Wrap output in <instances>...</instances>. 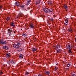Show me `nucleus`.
I'll use <instances>...</instances> for the list:
<instances>
[{
    "instance_id": "obj_1",
    "label": "nucleus",
    "mask_w": 76,
    "mask_h": 76,
    "mask_svg": "<svg viewBox=\"0 0 76 76\" xmlns=\"http://www.w3.org/2000/svg\"><path fill=\"white\" fill-rule=\"evenodd\" d=\"M43 10L44 12H45L46 13H51V12H52L53 9L52 8H50L49 9L48 8L45 7L43 9Z\"/></svg>"
},
{
    "instance_id": "obj_2",
    "label": "nucleus",
    "mask_w": 76,
    "mask_h": 76,
    "mask_svg": "<svg viewBox=\"0 0 76 76\" xmlns=\"http://www.w3.org/2000/svg\"><path fill=\"white\" fill-rule=\"evenodd\" d=\"M21 43L19 42L17 44H14L13 45V47L15 49H18L20 47Z\"/></svg>"
},
{
    "instance_id": "obj_3",
    "label": "nucleus",
    "mask_w": 76,
    "mask_h": 76,
    "mask_svg": "<svg viewBox=\"0 0 76 76\" xmlns=\"http://www.w3.org/2000/svg\"><path fill=\"white\" fill-rule=\"evenodd\" d=\"M6 44H7V42L4 41L3 39H1L0 40V45H4Z\"/></svg>"
},
{
    "instance_id": "obj_4",
    "label": "nucleus",
    "mask_w": 76,
    "mask_h": 76,
    "mask_svg": "<svg viewBox=\"0 0 76 76\" xmlns=\"http://www.w3.org/2000/svg\"><path fill=\"white\" fill-rule=\"evenodd\" d=\"M66 48L68 50H70V49H72V48H73V46H72V45L69 44H68L66 45Z\"/></svg>"
},
{
    "instance_id": "obj_5",
    "label": "nucleus",
    "mask_w": 76,
    "mask_h": 76,
    "mask_svg": "<svg viewBox=\"0 0 76 76\" xmlns=\"http://www.w3.org/2000/svg\"><path fill=\"white\" fill-rule=\"evenodd\" d=\"M61 47V46L60 45H57L54 46L53 48L55 50H57L58 48H60Z\"/></svg>"
},
{
    "instance_id": "obj_6",
    "label": "nucleus",
    "mask_w": 76,
    "mask_h": 76,
    "mask_svg": "<svg viewBox=\"0 0 76 76\" xmlns=\"http://www.w3.org/2000/svg\"><path fill=\"white\" fill-rule=\"evenodd\" d=\"M15 61L11 60V61H10V59L9 60V61H8V63L9 64H10V63H11L12 64H15Z\"/></svg>"
},
{
    "instance_id": "obj_7",
    "label": "nucleus",
    "mask_w": 76,
    "mask_h": 76,
    "mask_svg": "<svg viewBox=\"0 0 76 76\" xmlns=\"http://www.w3.org/2000/svg\"><path fill=\"white\" fill-rule=\"evenodd\" d=\"M48 4L49 5V6H50V7H53V2H52V1H49L48 2Z\"/></svg>"
},
{
    "instance_id": "obj_8",
    "label": "nucleus",
    "mask_w": 76,
    "mask_h": 76,
    "mask_svg": "<svg viewBox=\"0 0 76 76\" xmlns=\"http://www.w3.org/2000/svg\"><path fill=\"white\" fill-rule=\"evenodd\" d=\"M54 20L53 19V18L52 17H51V18H50V19L48 20V22H54Z\"/></svg>"
},
{
    "instance_id": "obj_9",
    "label": "nucleus",
    "mask_w": 76,
    "mask_h": 76,
    "mask_svg": "<svg viewBox=\"0 0 76 76\" xmlns=\"http://www.w3.org/2000/svg\"><path fill=\"white\" fill-rule=\"evenodd\" d=\"M63 7L66 10L68 9V7H67V5L66 4H64L63 5Z\"/></svg>"
},
{
    "instance_id": "obj_10",
    "label": "nucleus",
    "mask_w": 76,
    "mask_h": 76,
    "mask_svg": "<svg viewBox=\"0 0 76 76\" xmlns=\"http://www.w3.org/2000/svg\"><path fill=\"white\" fill-rule=\"evenodd\" d=\"M18 49V51L20 53L22 52V51H23V48H20V47Z\"/></svg>"
},
{
    "instance_id": "obj_11",
    "label": "nucleus",
    "mask_w": 76,
    "mask_h": 76,
    "mask_svg": "<svg viewBox=\"0 0 76 76\" xmlns=\"http://www.w3.org/2000/svg\"><path fill=\"white\" fill-rule=\"evenodd\" d=\"M8 34L9 35H11L12 34V29H8Z\"/></svg>"
},
{
    "instance_id": "obj_12",
    "label": "nucleus",
    "mask_w": 76,
    "mask_h": 76,
    "mask_svg": "<svg viewBox=\"0 0 76 76\" xmlns=\"http://www.w3.org/2000/svg\"><path fill=\"white\" fill-rule=\"evenodd\" d=\"M61 51H62V50L61 49H58L56 51V52L57 53H61Z\"/></svg>"
},
{
    "instance_id": "obj_13",
    "label": "nucleus",
    "mask_w": 76,
    "mask_h": 76,
    "mask_svg": "<svg viewBox=\"0 0 76 76\" xmlns=\"http://www.w3.org/2000/svg\"><path fill=\"white\" fill-rule=\"evenodd\" d=\"M6 56L7 57L9 58V57H11V55H10V53H7L6 54Z\"/></svg>"
},
{
    "instance_id": "obj_14",
    "label": "nucleus",
    "mask_w": 76,
    "mask_h": 76,
    "mask_svg": "<svg viewBox=\"0 0 76 76\" xmlns=\"http://www.w3.org/2000/svg\"><path fill=\"white\" fill-rule=\"evenodd\" d=\"M9 48V47L7 46H4L3 47V49L4 50H8Z\"/></svg>"
},
{
    "instance_id": "obj_15",
    "label": "nucleus",
    "mask_w": 76,
    "mask_h": 76,
    "mask_svg": "<svg viewBox=\"0 0 76 76\" xmlns=\"http://www.w3.org/2000/svg\"><path fill=\"white\" fill-rule=\"evenodd\" d=\"M15 5L17 6H19V3L17 1L15 3Z\"/></svg>"
},
{
    "instance_id": "obj_16",
    "label": "nucleus",
    "mask_w": 76,
    "mask_h": 76,
    "mask_svg": "<svg viewBox=\"0 0 76 76\" xmlns=\"http://www.w3.org/2000/svg\"><path fill=\"white\" fill-rule=\"evenodd\" d=\"M10 25L11 26H13V27H15V25L14 24V23L13 21H12V22L10 23Z\"/></svg>"
},
{
    "instance_id": "obj_17",
    "label": "nucleus",
    "mask_w": 76,
    "mask_h": 76,
    "mask_svg": "<svg viewBox=\"0 0 76 76\" xmlns=\"http://www.w3.org/2000/svg\"><path fill=\"white\" fill-rule=\"evenodd\" d=\"M30 26L31 28H34V26L32 23H31L30 24Z\"/></svg>"
},
{
    "instance_id": "obj_18",
    "label": "nucleus",
    "mask_w": 76,
    "mask_h": 76,
    "mask_svg": "<svg viewBox=\"0 0 76 76\" xmlns=\"http://www.w3.org/2000/svg\"><path fill=\"white\" fill-rule=\"evenodd\" d=\"M23 14L21 13V14H19L18 16H17V18L19 17H23Z\"/></svg>"
},
{
    "instance_id": "obj_19",
    "label": "nucleus",
    "mask_w": 76,
    "mask_h": 76,
    "mask_svg": "<svg viewBox=\"0 0 76 76\" xmlns=\"http://www.w3.org/2000/svg\"><path fill=\"white\" fill-rule=\"evenodd\" d=\"M67 31H68V32H69L72 33L73 32V30L71 28H69L68 29Z\"/></svg>"
},
{
    "instance_id": "obj_20",
    "label": "nucleus",
    "mask_w": 76,
    "mask_h": 76,
    "mask_svg": "<svg viewBox=\"0 0 76 76\" xmlns=\"http://www.w3.org/2000/svg\"><path fill=\"white\" fill-rule=\"evenodd\" d=\"M45 74L46 75H48L49 74H50V72L49 71H46L45 72Z\"/></svg>"
},
{
    "instance_id": "obj_21",
    "label": "nucleus",
    "mask_w": 76,
    "mask_h": 76,
    "mask_svg": "<svg viewBox=\"0 0 76 76\" xmlns=\"http://www.w3.org/2000/svg\"><path fill=\"white\" fill-rule=\"evenodd\" d=\"M32 50L33 52H34V51H36V50H37V48L35 47L33 48H32Z\"/></svg>"
},
{
    "instance_id": "obj_22",
    "label": "nucleus",
    "mask_w": 76,
    "mask_h": 76,
    "mask_svg": "<svg viewBox=\"0 0 76 76\" xmlns=\"http://www.w3.org/2000/svg\"><path fill=\"white\" fill-rule=\"evenodd\" d=\"M40 1H41V0H39L38 1H36V5H37V4H39V3H40Z\"/></svg>"
},
{
    "instance_id": "obj_23",
    "label": "nucleus",
    "mask_w": 76,
    "mask_h": 76,
    "mask_svg": "<svg viewBox=\"0 0 76 76\" xmlns=\"http://www.w3.org/2000/svg\"><path fill=\"white\" fill-rule=\"evenodd\" d=\"M2 9H3V5H0V11L2 10Z\"/></svg>"
},
{
    "instance_id": "obj_24",
    "label": "nucleus",
    "mask_w": 76,
    "mask_h": 76,
    "mask_svg": "<svg viewBox=\"0 0 76 76\" xmlns=\"http://www.w3.org/2000/svg\"><path fill=\"white\" fill-rule=\"evenodd\" d=\"M19 57L20 58H22L23 57V55L22 54H20V55Z\"/></svg>"
},
{
    "instance_id": "obj_25",
    "label": "nucleus",
    "mask_w": 76,
    "mask_h": 76,
    "mask_svg": "<svg viewBox=\"0 0 76 76\" xmlns=\"http://www.w3.org/2000/svg\"><path fill=\"white\" fill-rule=\"evenodd\" d=\"M22 36H23V37H26L27 36V34H22Z\"/></svg>"
},
{
    "instance_id": "obj_26",
    "label": "nucleus",
    "mask_w": 76,
    "mask_h": 76,
    "mask_svg": "<svg viewBox=\"0 0 76 76\" xmlns=\"http://www.w3.org/2000/svg\"><path fill=\"white\" fill-rule=\"evenodd\" d=\"M69 21V20L68 18H66L65 20V22L66 23H68V22Z\"/></svg>"
},
{
    "instance_id": "obj_27",
    "label": "nucleus",
    "mask_w": 76,
    "mask_h": 76,
    "mask_svg": "<svg viewBox=\"0 0 76 76\" xmlns=\"http://www.w3.org/2000/svg\"><path fill=\"white\" fill-rule=\"evenodd\" d=\"M70 64H68L66 65V66L68 67H70Z\"/></svg>"
},
{
    "instance_id": "obj_28",
    "label": "nucleus",
    "mask_w": 76,
    "mask_h": 76,
    "mask_svg": "<svg viewBox=\"0 0 76 76\" xmlns=\"http://www.w3.org/2000/svg\"><path fill=\"white\" fill-rule=\"evenodd\" d=\"M65 67H66L65 68L66 70H69V67H67V66H66Z\"/></svg>"
},
{
    "instance_id": "obj_29",
    "label": "nucleus",
    "mask_w": 76,
    "mask_h": 76,
    "mask_svg": "<svg viewBox=\"0 0 76 76\" xmlns=\"http://www.w3.org/2000/svg\"><path fill=\"white\" fill-rule=\"evenodd\" d=\"M31 1V0H28L27 1V4H28L30 3Z\"/></svg>"
},
{
    "instance_id": "obj_30",
    "label": "nucleus",
    "mask_w": 76,
    "mask_h": 76,
    "mask_svg": "<svg viewBox=\"0 0 76 76\" xmlns=\"http://www.w3.org/2000/svg\"><path fill=\"white\" fill-rule=\"evenodd\" d=\"M71 50V49L68 50V52L69 53H72V50Z\"/></svg>"
},
{
    "instance_id": "obj_31",
    "label": "nucleus",
    "mask_w": 76,
    "mask_h": 76,
    "mask_svg": "<svg viewBox=\"0 0 76 76\" xmlns=\"http://www.w3.org/2000/svg\"><path fill=\"white\" fill-rule=\"evenodd\" d=\"M25 75H28L29 74V72H28L26 71V72H25Z\"/></svg>"
},
{
    "instance_id": "obj_32",
    "label": "nucleus",
    "mask_w": 76,
    "mask_h": 76,
    "mask_svg": "<svg viewBox=\"0 0 76 76\" xmlns=\"http://www.w3.org/2000/svg\"><path fill=\"white\" fill-rule=\"evenodd\" d=\"M58 69V67L57 66H55V71H57V70Z\"/></svg>"
},
{
    "instance_id": "obj_33",
    "label": "nucleus",
    "mask_w": 76,
    "mask_h": 76,
    "mask_svg": "<svg viewBox=\"0 0 76 76\" xmlns=\"http://www.w3.org/2000/svg\"><path fill=\"white\" fill-rule=\"evenodd\" d=\"M6 20H7V21H8V20H10V18L9 17H7L6 18Z\"/></svg>"
},
{
    "instance_id": "obj_34",
    "label": "nucleus",
    "mask_w": 76,
    "mask_h": 76,
    "mask_svg": "<svg viewBox=\"0 0 76 76\" xmlns=\"http://www.w3.org/2000/svg\"><path fill=\"white\" fill-rule=\"evenodd\" d=\"M3 72H2V71H1V70H0V75H3Z\"/></svg>"
},
{
    "instance_id": "obj_35",
    "label": "nucleus",
    "mask_w": 76,
    "mask_h": 76,
    "mask_svg": "<svg viewBox=\"0 0 76 76\" xmlns=\"http://www.w3.org/2000/svg\"><path fill=\"white\" fill-rule=\"evenodd\" d=\"M24 5H22L21 6H20V7H21V8H24Z\"/></svg>"
},
{
    "instance_id": "obj_36",
    "label": "nucleus",
    "mask_w": 76,
    "mask_h": 76,
    "mask_svg": "<svg viewBox=\"0 0 76 76\" xmlns=\"http://www.w3.org/2000/svg\"><path fill=\"white\" fill-rule=\"evenodd\" d=\"M71 76H76V75L75 74H73Z\"/></svg>"
},
{
    "instance_id": "obj_37",
    "label": "nucleus",
    "mask_w": 76,
    "mask_h": 76,
    "mask_svg": "<svg viewBox=\"0 0 76 76\" xmlns=\"http://www.w3.org/2000/svg\"><path fill=\"white\" fill-rule=\"evenodd\" d=\"M67 24H66V23H64V26H67Z\"/></svg>"
},
{
    "instance_id": "obj_38",
    "label": "nucleus",
    "mask_w": 76,
    "mask_h": 76,
    "mask_svg": "<svg viewBox=\"0 0 76 76\" xmlns=\"http://www.w3.org/2000/svg\"><path fill=\"white\" fill-rule=\"evenodd\" d=\"M42 75H41V74H39V75L38 76H42Z\"/></svg>"
},
{
    "instance_id": "obj_39",
    "label": "nucleus",
    "mask_w": 76,
    "mask_h": 76,
    "mask_svg": "<svg viewBox=\"0 0 76 76\" xmlns=\"http://www.w3.org/2000/svg\"><path fill=\"white\" fill-rule=\"evenodd\" d=\"M27 9H28V10H29V9H30V7H28L27 8Z\"/></svg>"
},
{
    "instance_id": "obj_40",
    "label": "nucleus",
    "mask_w": 76,
    "mask_h": 76,
    "mask_svg": "<svg viewBox=\"0 0 76 76\" xmlns=\"http://www.w3.org/2000/svg\"><path fill=\"white\" fill-rule=\"evenodd\" d=\"M75 42H76V37L75 38Z\"/></svg>"
},
{
    "instance_id": "obj_41",
    "label": "nucleus",
    "mask_w": 76,
    "mask_h": 76,
    "mask_svg": "<svg viewBox=\"0 0 76 76\" xmlns=\"http://www.w3.org/2000/svg\"><path fill=\"white\" fill-rule=\"evenodd\" d=\"M13 32H14V34H15L16 33V31H14Z\"/></svg>"
},
{
    "instance_id": "obj_42",
    "label": "nucleus",
    "mask_w": 76,
    "mask_h": 76,
    "mask_svg": "<svg viewBox=\"0 0 76 76\" xmlns=\"http://www.w3.org/2000/svg\"><path fill=\"white\" fill-rule=\"evenodd\" d=\"M40 17H41V18H42V15H40Z\"/></svg>"
},
{
    "instance_id": "obj_43",
    "label": "nucleus",
    "mask_w": 76,
    "mask_h": 76,
    "mask_svg": "<svg viewBox=\"0 0 76 76\" xmlns=\"http://www.w3.org/2000/svg\"><path fill=\"white\" fill-rule=\"evenodd\" d=\"M66 70H67V69H65V71H66Z\"/></svg>"
},
{
    "instance_id": "obj_44",
    "label": "nucleus",
    "mask_w": 76,
    "mask_h": 76,
    "mask_svg": "<svg viewBox=\"0 0 76 76\" xmlns=\"http://www.w3.org/2000/svg\"><path fill=\"white\" fill-rule=\"evenodd\" d=\"M54 17V18H55V17H56V16L55 15Z\"/></svg>"
},
{
    "instance_id": "obj_45",
    "label": "nucleus",
    "mask_w": 76,
    "mask_h": 76,
    "mask_svg": "<svg viewBox=\"0 0 76 76\" xmlns=\"http://www.w3.org/2000/svg\"><path fill=\"white\" fill-rule=\"evenodd\" d=\"M1 0H0V1H1Z\"/></svg>"
},
{
    "instance_id": "obj_46",
    "label": "nucleus",
    "mask_w": 76,
    "mask_h": 76,
    "mask_svg": "<svg viewBox=\"0 0 76 76\" xmlns=\"http://www.w3.org/2000/svg\"><path fill=\"white\" fill-rule=\"evenodd\" d=\"M21 29V30H22V29Z\"/></svg>"
},
{
    "instance_id": "obj_47",
    "label": "nucleus",
    "mask_w": 76,
    "mask_h": 76,
    "mask_svg": "<svg viewBox=\"0 0 76 76\" xmlns=\"http://www.w3.org/2000/svg\"><path fill=\"white\" fill-rule=\"evenodd\" d=\"M56 65H57V64H56Z\"/></svg>"
}]
</instances>
